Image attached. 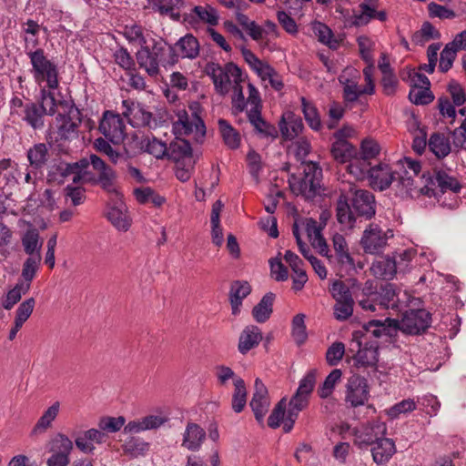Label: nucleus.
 <instances>
[{"label":"nucleus","instance_id":"obj_1","mask_svg":"<svg viewBox=\"0 0 466 466\" xmlns=\"http://www.w3.org/2000/svg\"><path fill=\"white\" fill-rule=\"evenodd\" d=\"M136 58L140 68L149 76L157 77L160 66L171 67L178 62V55L175 47L168 45L160 36H152L147 44L136 53Z\"/></svg>","mask_w":466,"mask_h":466},{"label":"nucleus","instance_id":"obj_2","mask_svg":"<svg viewBox=\"0 0 466 466\" xmlns=\"http://www.w3.org/2000/svg\"><path fill=\"white\" fill-rule=\"evenodd\" d=\"M366 334L363 338L367 340L370 338H391L396 333V321L390 318L385 320L373 319L364 325ZM359 350L354 356L355 365L360 367H375L379 359V345L377 342H368L362 339L357 341Z\"/></svg>","mask_w":466,"mask_h":466},{"label":"nucleus","instance_id":"obj_3","mask_svg":"<svg viewBox=\"0 0 466 466\" xmlns=\"http://www.w3.org/2000/svg\"><path fill=\"white\" fill-rule=\"evenodd\" d=\"M56 109L55 93L42 87L36 102L27 100V106L20 113L19 119L34 130L42 129L45 127V116H55Z\"/></svg>","mask_w":466,"mask_h":466},{"label":"nucleus","instance_id":"obj_4","mask_svg":"<svg viewBox=\"0 0 466 466\" xmlns=\"http://www.w3.org/2000/svg\"><path fill=\"white\" fill-rule=\"evenodd\" d=\"M426 182L434 189L436 194L431 197H434L441 206L450 209L458 208L457 194L461 191V185L456 177L442 169L435 168L433 176H429Z\"/></svg>","mask_w":466,"mask_h":466},{"label":"nucleus","instance_id":"obj_5","mask_svg":"<svg viewBox=\"0 0 466 466\" xmlns=\"http://www.w3.org/2000/svg\"><path fill=\"white\" fill-rule=\"evenodd\" d=\"M26 55L30 59L32 68L30 70L33 78L39 86L46 83L45 86L47 90L57 89L59 86L58 67L57 65L48 59L43 48L26 51Z\"/></svg>","mask_w":466,"mask_h":466},{"label":"nucleus","instance_id":"obj_6","mask_svg":"<svg viewBox=\"0 0 466 466\" xmlns=\"http://www.w3.org/2000/svg\"><path fill=\"white\" fill-rule=\"evenodd\" d=\"M360 306L370 311L395 309L398 307V296L393 284L387 283L372 290L371 285L366 283L363 289V298L359 300Z\"/></svg>","mask_w":466,"mask_h":466},{"label":"nucleus","instance_id":"obj_7","mask_svg":"<svg viewBox=\"0 0 466 466\" xmlns=\"http://www.w3.org/2000/svg\"><path fill=\"white\" fill-rule=\"evenodd\" d=\"M206 70L213 81L216 92L221 96L227 95L233 86L243 81L241 69L232 62L227 63L224 66L217 63H208Z\"/></svg>","mask_w":466,"mask_h":466},{"label":"nucleus","instance_id":"obj_8","mask_svg":"<svg viewBox=\"0 0 466 466\" xmlns=\"http://www.w3.org/2000/svg\"><path fill=\"white\" fill-rule=\"evenodd\" d=\"M65 106L66 111L56 117L57 133L61 139L71 140L78 137V128L82 122V114L73 102L57 101V106Z\"/></svg>","mask_w":466,"mask_h":466},{"label":"nucleus","instance_id":"obj_9","mask_svg":"<svg viewBox=\"0 0 466 466\" xmlns=\"http://www.w3.org/2000/svg\"><path fill=\"white\" fill-rule=\"evenodd\" d=\"M334 255L326 256L329 263L335 268L340 276L350 275L356 271L354 259L349 251L345 238L340 234H335L332 238Z\"/></svg>","mask_w":466,"mask_h":466},{"label":"nucleus","instance_id":"obj_10","mask_svg":"<svg viewBox=\"0 0 466 466\" xmlns=\"http://www.w3.org/2000/svg\"><path fill=\"white\" fill-rule=\"evenodd\" d=\"M386 431L385 424L379 421L361 424L352 430L353 442L359 449H366L385 436Z\"/></svg>","mask_w":466,"mask_h":466},{"label":"nucleus","instance_id":"obj_11","mask_svg":"<svg viewBox=\"0 0 466 466\" xmlns=\"http://www.w3.org/2000/svg\"><path fill=\"white\" fill-rule=\"evenodd\" d=\"M393 236L391 230L383 231L376 223H370L363 231L360 245L369 254L380 253L387 245L389 238Z\"/></svg>","mask_w":466,"mask_h":466},{"label":"nucleus","instance_id":"obj_12","mask_svg":"<svg viewBox=\"0 0 466 466\" xmlns=\"http://www.w3.org/2000/svg\"><path fill=\"white\" fill-rule=\"evenodd\" d=\"M125 123L119 114L106 110L103 113L98 129L105 138L118 145L125 138Z\"/></svg>","mask_w":466,"mask_h":466},{"label":"nucleus","instance_id":"obj_13","mask_svg":"<svg viewBox=\"0 0 466 466\" xmlns=\"http://www.w3.org/2000/svg\"><path fill=\"white\" fill-rule=\"evenodd\" d=\"M370 398V388L366 378L353 374L346 384L345 401L351 407L363 406Z\"/></svg>","mask_w":466,"mask_h":466},{"label":"nucleus","instance_id":"obj_14","mask_svg":"<svg viewBox=\"0 0 466 466\" xmlns=\"http://www.w3.org/2000/svg\"><path fill=\"white\" fill-rule=\"evenodd\" d=\"M124 108L122 114L128 119V122L134 127L153 128L157 127V120L153 117L151 112L147 111L141 104L130 99L122 101Z\"/></svg>","mask_w":466,"mask_h":466},{"label":"nucleus","instance_id":"obj_15","mask_svg":"<svg viewBox=\"0 0 466 466\" xmlns=\"http://www.w3.org/2000/svg\"><path fill=\"white\" fill-rule=\"evenodd\" d=\"M431 322V315L426 309H409L403 314L400 329L407 334L417 335L424 332Z\"/></svg>","mask_w":466,"mask_h":466},{"label":"nucleus","instance_id":"obj_16","mask_svg":"<svg viewBox=\"0 0 466 466\" xmlns=\"http://www.w3.org/2000/svg\"><path fill=\"white\" fill-rule=\"evenodd\" d=\"M87 160L89 161V165H91L94 170L98 174L97 177H96V183L99 184L106 192L114 193L116 197H119V193L116 187V172L96 155H90Z\"/></svg>","mask_w":466,"mask_h":466},{"label":"nucleus","instance_id":"obj_17","mask_svg":"<svg viewBox=\"0 0 466 466\" xmlns=\"http://www.w3.org/2000/svg\"><path fill=\"white\" fill-rule=\"evenodd\" d=\"M414 176L409 174L408 170H404L402 175H400L398 182H397V190L399 195L402 198H419L420 196H427L431 198L432 195L436 194L434 189L427 185V183L423 187H418L413 178Z\"/></svg>","mask_w":466,"mask_h":466},{"label":"nucleus","instance_id":"obj_18","mask_svg":"<svg viewBox=\"0 0 466 466\" xmlns=\"http://www.w3.org/2000/svg\"><path fill=\"white\" fill-rule=\"evenodd\" d=\"M270 400L267 387L258 378L255 380L254 392L249 406L258 423H262L268 410Z\"/></svg>","mask_w":466,"mask_h":466},{"label":"nucleus","instance_id":"obj_19","mask_svg":"<svg viewBox=\"0 0 466 466\" xmlns=\"http://www.w3.org/2000/svg\"><path fill=\"white\" fill-rule=\"evenodd\" d=\"M173 128L179 135H188L196 133V135L203 137L206 134V127L204 121L196 114H192L189 118L185 110L179 111L177 120L174 122Z\"/></svg>","mask_w":466,"mask_h":466},{"label":"nucleus","instance_id":"obj_20","mask_svg":"<svg viewBox=\"0 0 466 466\" xmlns=\"http://www.w3.org/2000/svg\"><path fill=\"white\" fill-rule=\"evenodd\" d=\"M351 205L358 217L370 219L376 214L375 198L369 190H356L351 199Z\"/></svg>","mask_w":466,"mask_h":466},{"label":"nucleus","instance_id":"obj_21","mask_svg":"<svg viewBox=\"0 0 466 466\" xmlns=\"http://www.w3.org/2000/svg\"><path fill=\"white\" fill-rule=\"evenodd\" d=\"M370 185L380 191L387 189L395 179V172L383 162L372 165L368 177Z\"/></svg>","mask_w":466,"mask_h":466},{"label":"nucleus","instance_id":"obj_22","mask_svg":"<svg viewBox=\"0 0 466 466\" xmlns=\"http://www.w3.org/2000/svg\"><path fill=\"white\" fill-rule=\"evenodd\" d=\"M247 117L255 133L261 138H277L276 127L262 117V110H247Z\"/></svg>","mask_w":466,"mask_h":466},{"label":"nucleus","instance_id":"obj_23","mask_svg":"<svg viewBox=\"0 0 466 466\" xmlns=\"http://www.w3.org/2000/svg\"><path fill=\"white\" fill-rule=\"evenodd\" d=\"M263 339L261 329L256 325H248L241 331L238 339V350L246 355L258 346Z\"/></svg>","mask_w":466,"mask_h":466},{"label":"nucleus","instance_id":"obj_24","mask_svg":"<svg viewBox=\"0 0 466 466\" xmlns=\"http://www.w3.org/2000/svg\"><path fill=\"white\" fill-rule=\"evenodd\" d=\"M206 439V431L198 424L188 422L183 433L182 446L191 451H198Z\"/></svg>","mask_w":466,"mask_h":466},{"label":"nucleus","instance_id":"obj_25","mask_svg":"<svg viewBox=\"0 0 466 466\" xmlns=\"http://www.w3.org/2000/svg\"><path fill=\"white\" fill-rule=\"evenodd\" d=\"M167 158L175 161L177 164L194 162L192 157V147L188 141L176 138L167 147Z\"/></svg>","mask_w":466,"mask_h":466},{"label":"nucleus","instance_id":"obj_26","mask_svg":"<svg viewBox=\"0 0 466 466\" xmlns=\"http://www.w3.org/2000/svg\"><path fill=\"white\" fill-rule=\"evenodd\" d=\"M396 453V446L391 439L381 437L371 448L373 461L378 465L386 464Z\"/></svg>","mask_w":466,"mask_h":466},{"label":"nucleus","instance_id":"obj_27","mask_svg":"<svg viewBox=\"0 0 466 466\" xmlns=\"http://www.w3.org/2000/svg\"><path fill=\"white\" fill-rule=\"evenodd\" d=\"M172 46L175 47L178 58L181 57L192 60L197 58L199 55V42L192 34H187L180 37Z\"/></svg>","mask_w":466,"mask_h":466},{"label":"nucleus","instance_id":"obj_28","mask_svg":"<svg viewBox=\"0 0 466 466\" xmlns=\"http://www.w3.org/2000/svg\"><path fill=\"white\" fill-rule=\"evenodd\" d=\"M371 0H364L359 5V11H353L351 15L345 16L344 25L346 27H360L368 25L372 19L370 5Z\"/></svg>","mask_w":466,"mask_h":466},{"label":"nucleus","instance_id":"obj_29","mask_svg":"<svg viewBox=\"0 0 466 466\" xmlns=\"http://www.w3.org/2000/svg\"><path fill=\"white\" fill-rule=\"evenodd\" d=\"M89 161L87 158H83L78 162L74 163H66L64 161L59 162L52 167V171L49 176L52 177L54 180L58 181L59 183H63L64 180L72 176V178L75 177L76 172H78L79 167H88Z\"/></svg>","mask_w":466,"mask_h":466},{"label":"nucleus","instance_id":"obj_30","mask_svg":"<svg viewBox=\"0 0 466 466\" xmlns=\"http://www.w3.org/2000/svg\"><path fill=\"white\" fill-rule=\"evenodd\" d=\"M336 218L341 230H350L356 227L357 217L352 212L346 198L340 197L336 204Z\"/></svg>","mask_w":466,"mask_h":466},{"label":"nucleus","instance_id":"obj_31","mask_svg":"<svg viewBox=\"0 0 466 466\" xmlns=\"http://www.w3.org/2000/svg\"><path fill=\"white\" fill-rule=\"evenodd\" d=\"M251 287L247 281H233L229 291V300L232 314L238 315L240 311L243 299L250 293Z\"/></svg>","mask_w":466,"mask_h":466},{"label":"nucleus","instance_id":"obj_32","mask_svg":"<svg viewBox=\"0 0 466 466\" xmlns=\"http://www.w3.org/2000/svg\"><path fill=\"white\" fill-rule=\"evenodd\" d=\"M370 269L374 276L384 279H391L399 271L398 262L390 257L377 259Z\"/></svg>","mask_w":466,"mask_h":466},{"label":"nucleus","instance_id":"obj_33","mask_svg":"<svg viewBox=\"0 0 466 466\" xmlns=\"http://www.w3.org/2000/svg\"><path fill=\"white\" fill-rule=\"evenodd\" d=\"M347 163V170L356 180L368 178L372 162L365 159L357 153Z\"/></svg>","mask_w":466,"mask_h":466},{"label":"nucleus","instance_id":"obj_34","mask_svg":"<svg viewBox=\"0 0 466 466\" xmlns=\"http://www.w3.org/2000/svg\"><path fill=\"white\" fill-rule=\"evenodd\" d=\"M309 177L303 176L300 178L292 176L289 179V186L291 190L297 195H302L305 198H311L315 195L318 187L319 186V181L309 178Z\"/></svg>","mask_w":466,"mask_h":466},{"label":"nucleus","instance_id":"obj_35","mask_svg":"<svg viewBox=\"0 0 466 466\" xmlns=\"http://www.w3.org/2000/svg\"><path fill=\"white\" fill-rule=\"evenodd\" d=\"M309 177L303 176L300 178L292 176L289 179V186L291 190L297 195H302L305 198H311L315 195L318 187L319 186V181L309 178Z\"/></svg>","mask_w":466,"mask_h":466},{"label":"nucleus","instance_id":"obj_36","mask_svg":"<svg viewBox=\"0 0 466 466\" xmlns=\"http://www.w3.org/2000/svg\"><path fill=\"white\" fill-rule=\"evenodd\" d=\"M108 220L118 229L127 231L129 228V221L126 214V207L119 198L115 206L109 207L106 213Z\"/></svg>","mask_w":466,"mask_h":466},{"label":"nucleus","instance_id":"obj_37","mask_svg":"<svg viewBox=\"0 0 466 466\" xmlns=\"http://www.w3.org/2000/svg\"><path fill=\"white\" fill-rule=\"evenodd\" d=\"M276 295L272 292L266 293L260 301L253 308L252 316L258 323L266 322L273 310V302Z\"/></svg>","mask_w":466,"mask_h":466},{"label":"nucleus","instance_id":"obj_38","mask_svg":"<svg viewBox=\"0 0 466 466\" xmlns=\"http://www.w3.org/2000/svg\"><path fill=\"white\" fill-rule=\"evenodd\" d=\"M301 110L304 118L309 127L314 131H319L322 128V121L316 106L306 97H300Z\"/></svg>","mask_w":466,"mask_h":466},{"label":"nucleus","instance_id":"obj_39","mask_svg":"<svg viewBox=\"0 0 466 466\" xmlns=\"http://www.w3.org/2000/svg\"><path fill=\"white\" fill-rule=\"evenodd\" d=\"M428 146L430 150L439 159L444 158L451 151L449 137L441 133H433L429 139Z\"/></svg>","mask_w":466,"mask_h":466},{"label":"nucleus","instance_id":"obj_40","mask_svg":"<svg viewBox=\"0 0 466 466\" xmlns=\"http://www.w3.org/2000/svg\"><path fill=\"white\" fill-rule=\"evenodd\" d=\"M140 147L144 152L152 155L157 159H163L167 156V144L155 137L143 138L140 142Z\"/></svg>","mask_w":466,"mask_h":466},{"label":"nucleus","instance_id":"obj_41","mask_svg":"<svg viewBox=\"0 0 466 466\" xmlns=\"http://www.w3.org/2000/svg\"><path fill=\"white\" fill-rule=\"evenodd\" d=\"M42 260L41 255H36L34 257H28L23 263L22 267V272H21V280H18V282L26 285L28 284V288L31 289V283L35 277L36 276V273L40 268Z\"/></svg>","mask_w":466,"mask_h":466},{"label":"nucleus","instance_id":"obj_42","mask_svg":"<svg viewBox=\"0 0 466 466\" xmlns=\"http://www.w3.org/2000/svg\"><path fill=\"white\" fill-rule=\"evenodd\" d=\"M22 246L28 257L41 255L43 242L36 229L27 230L22 237Z\"/></svg>","mask_w":466,"mask_h":466},{"label":"nucleus","instance_id":"obj_43","mask_svg":"<svg viewBox=\"0 0 466 466\" xmlns=\"http://www.w3.org/2000/svg\"><path fill=\"white\" fill-rule=\"evenodd\" d=\"M330 152L337 162L347 163L357 153V149L349 141H334Z\"/></svg>","mask_w":466,"mask_h":466},{"label":"nucleus","instance_id":"obj_44","mask_svg":"<svg viewBox=\"0 0 466 466\" xmlns=\"http://www.w3.org/2000/svg\"><path fill=\"white\" fill-rule=\"evenodd\" d=\"M124 36L129 43H138L143 47L153 35L141 25L132 24L125 26Z\"/></svg>","mask_w":466,"mask_h":466},{"label":"nucleus","instance_id":"obj_45","mask_svg":"<svg viewBox=\"0 0 466 466\" xmlns=\"http://www.w3.org/2000/svg\"><path fill=\"white\" fill-rule=\"evenodd\" d=\"M218 128L226 146L237 149L240 145L239 133L225 119L218 120Z\"/></svg>","mask_w":466,"mask_h":466},{"label":"nucleus","instance_id":"obj_46","mask_svg":"<svg viewBox=\"0 0 466 466\" xmlns=\"http://www.w3.org/2000/svg\"><path fill=\"white\" fill-rule=\"evenodd\" d=\"M231 407L236 413L241 412L247 404V389L243 379L235 378Z\"/></svg>","mask_w":466,"mask_h":466},{"label":"nucleus","instance_id":"obj_47","mask_svg":"<svg viewBox=\"0 0 466 466\" xmlns=\"http://www.w3.org/2000/svg\"><path fill=\"white\" fill-rule=\"evenodd\" d=\"M48 148L46 144H35L27 151L30 166L35 169L42 168L47 162Z\"/></svg>","mask_w":466,"mask_h":466},{"label":"nucleus","instance_id":"obj_48","mask_svg":"<svg viewBox=\"0 0 466 466\" xmlns=\"http://www.w3.org/2000/svg\"><path fill=\"white\" fill-rule=\"evenodd\" d=\"M59 408L60 403L58 401L54 402L39 418L32 431V433L36 434L38 432L46 431L58 415Z\"/></svg>","mask_w":466,"mask_h":466},{"label":"nucleus","instance_id":"obj_49","mask_svg":"<svg viewBox=\"0 0 466 466\" xmlns=\"http://www.w3.org/2000/svg\"><path fill=\"white\" fill-rule=\"evenodd\" d=\"M441 33L430 23L424 22L421 28L412 35V42L417 46H424L431 39H439Z\"/></svg>","mask_w":466,"mask_h":466},{"label":"nucleus","instance_id":"obj_50","mask_svg":"<svg viewBox=\"0 0 466 466\" xmlns=\"http://www.w3.org/2000/svg\"><path fill=\"white\" fill-rule=\"evenodd\" d=\"M342 371L339 369H334L324 380L323 383L318 388V394L321 399L329 397L336 387L341 380Z\"/></svg>","mask_w":466,"mask_h":466},{"label":"nucleus","instance_id":"obj_51","mask_svg":"<svg viewBox=\"0 0 466 466\" xmlns=\"http://www.w3.org/2000/svg\"><path fill=\"white\" fill-rule=\"evenodd\" d=\"M148 450L149 443L139 437H130L123 444L124 452L132 457L144 455Z\"/></svg>","mask_w":466,"mask_h":466},{"label":"nucleus","instance_id":"obj_52","mask_svg":"<svg viewBox=\"0 0 466 466\" xmlns=\"http://www.w3.org/2000/svg\"><path fill=\"white\" fill-rule=\"evenodd\" d=\"M29 290L30 289L27 283L24 285L17 282L15 286L7 292L2 302L3 307L7 310L11 309L21 299L22 296L28 293Z\"/></svg>","mask_w":466,"mask_h":466},{"label":"nucleus","instance_id":"obj_53","mask_svg":"<svg viewBox=\"0 0 466 466\" xmlns=\"http://www.w3.org/2000/svg\"><path fill=\"white\" fill-rule=\"evenodd\" d=\"M305 318L306 316L300 313L297 314L292 319V337L299 346L302 345L308 338Z\"/></svg>","mask_w":466,"mask_h":466},{"label":"nucleus","instance_id":"obj_54","mask_svg":"<svg viewBox=\"0 0 466 466\" xmlns=\"http://www.w3.org/2000/svg\"><path fill=\"white\" fill-rule=\"evenodd\" d=\"M317 373L318 371L316 369L309 370L306 375L299 380V387L295 393L309 399V396L316 385Z\"/></svg>","mask_w":466,"mask_h":466},{"label":"nucleus","instance_id":"obj_55","mask_svg":"<svg viewBox=\"0 0 466 466\" xmlns=\"http://www.w3.org/2000/svg\"><path fill=\"white\" fill-rule=\"evenodd\" d=\"M313 32L318 37V40L329 46L330 48H336L338 42L333 39V33L331 29L321 22H317L313 25Z\"/></svg>","mask_w":466,"mask_h":466},{"label":"nucleus","instance_id":"obj_56","mask_svg":"<svg viewBox=\"0 0 466 466\" xmlns=\"http://www.w3.org/2000/svg\"><path fill=\"white\" fill-rule=\"evenodd\" d=\"M193 13L199 18V20L210 25H216L218 23V12L211 5H197L193 8Z\"/></svg>","mask_w":466,"mask_h":466},{"label":"nucleus","instance_id":"obj_57","mask_svg":"<svg viewBox=\"0 0 466 466\" xmlns=\"http://www.w3.org/2000/svg\"><path fill=\"white\" fill-rule=\"evenodd\" d=\"M286 409L287 400L285 398H282L274 407L268 419V427L271 429H277L280 426V423L286 419Z\"/></svg>","mask_w":466,"mask_h":466},{"label":"nucleus","instance_id":"obj_58","mask_svg":"<svg viewBox=\"0 0 466 466\" xmlns=\"http://www.w3.org/2000/svg\"><path fill=\"white\" fill-rule=\"evenodd\" d=\"M360 56L365 63H373L372 50L375 43L367 35H360L357 38Z\"/></svg>","mask_w":466,"mask_h":466},{"label":"nucleus","instance_id":"obj_59","mask_svg":"<svg viewBox=\"0 0 466 466\" xmlns=\"http://www.w3.org/2000/svg\"><path fill=\"white\" fill-rule=\"evenodd\" d=\"M74 448L72 441L63 433H58L52 441V451L55 453L66 454L69 457Z\"/></svg>","mask_w":466,"mask_h":466},{"label":"nucleus","instance_id":"obj_60","mask_svg":"<svg viewBox=\"0 0 466 466\" xmlns=\"http://www.w3.org/2000/svg\"><path fill=\"white\" fill-rule=\"evenodd\" d=\"M344 354V343L336 341L328 348L326 351V361L329 366H336L342 360Z\"/></svg>","mask_w":466,"mask_h":466},{"label":"nucleus","instance_id":"obj_61","mask_svg":"<svg viewBox=\"0 0 466 466\" xmlns=\"http://www.w3.org/2000/svg\"><path fill=\"white\" fill-rule=\"evenodd\" d=\"M35 307V299L34 298H28L19 304L15 316V320L25 324V321L32 315Z\"/></svg>","mask_w":466,"mask_h":466},{"label":"nucleus","instance_id":"obj_62","mask_svg":"<svg viewBox=\"0 0 466 466\" xmlns=\"http://www.w3.org/2000/svg\"><path fill=\"white\" fill-rule=\"evenodd\" d=\"M114 60L121 68L126 71L135 70V60L125 47H120L115 51Z\"/></svg>","mask_w":466,"mask_h":466},{"label":"nucleus","instance_id":"obj_63","mask_svg":"<svg viewBox=\"0 0 466 466\" xmlns=\"http://www.w3.org/2000/svg\"><path fill=\"white\" fill-rule=\"evenodd\" d=\"M457 52L452 46H451L450 43H448L442 51L441 52V57H440V63H439V69L445 73L449 71L453 62L456 58Z\"/></svg>","mask_w":466,"mask_h":466},{"label":"nucleus","instance_id":"obj_64","mask_svg":"<svg viewBox=\"0 0 466 466\" xmlns=\"http://www.w3.org/2000/svg\"><path fill=\"white\" fill-rule=\"evenodd\" d=\"M126 420L123 416L119 417H104L98 422L101 431L114 433L118 431L124 425Z\"/></svg>","mask_w":466,"mask_h":466}]
</instances>
